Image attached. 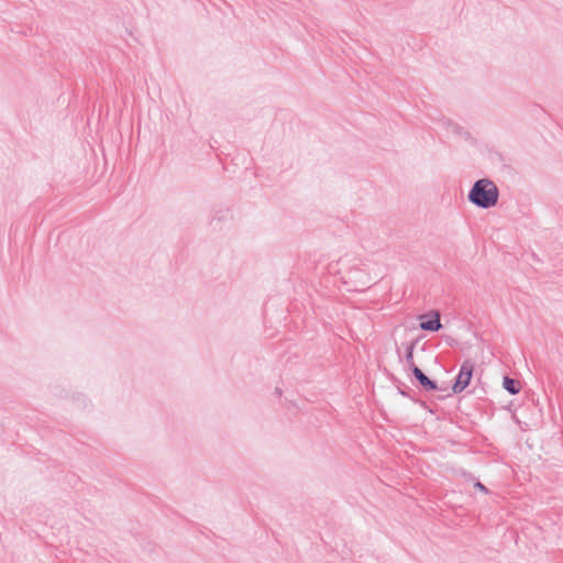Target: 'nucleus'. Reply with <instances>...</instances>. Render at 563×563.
Masks as SVG:
<instances>
[{
  "instance_id": "obj_7",
  "label": "nucleus",
  "mask_w": 563,
  "mask_h": 563,
  "mask_svg": "<svg viewBox=\"0 0 563 563\" xmlns=\"http://www.w3.org/2000/svg\"><path fill=\"white\" fill-rule=\"evenodd\" d=\"M475 487H476V488H478V489H479V490H482V492H485V490H486L485 486H484L483 484H481V483H476V484H475Z\"/></svg>"
},
{
  "instance_id": "obj_5",
  "label": "nucleus",
  "mask_w": 563,
  "mask_h": 563,
  "mask_svg": "<svg viewBox=\"0 0 563 563\" xmlns=\"http://www.w3.org/2000/svg\"><path fill=\"white\" fill-rule=\"evenodd\" d=\"M503 386L506 390H508L510 394L516 395L520 391V383L518 380H515L510 377H505L503 382Z\"/></svg>"
},
{
  "instance_id": "obj_3",
  "label": "nucleus",
  "mask_w": 563,
  "mask_h": 563,
  "mask_svg": "<svg viewBox=\"0 0 563 563\" xmlns=\"http://www.w3.org/2000/svg\"><path fill=\"white\" fill-rule=\"evenodd\" d=\"M419 319H420V328L422 330L438 331L441 328L440 314L438 312H434L433 317L431 319L426 314L420 316Z\"/></svg>"
},
{
  "instance_id": "obj_6",
  "label": "nucleus",
  "mask_w": 563,
  "mask_h": 563,
  "mask_svg": "<svg viewBox=\"0 0 563 563\" xmlns=\"http://www.w3.org/2000/svg\"><path fill=\"white\" fill-rule=\"evenodd\" d=\"M413 358V347L411 346L409 350H408V353H407V360L409 362H411Z\"/></svg>"
},
{
  "instance_id": "obj_1",
  "label": "nucleus",
  "mask_w": 563,
  "mask_h": 563,
  "mask_svg": "<svg viewBox=\"0 0 563 563\" xmlns=\"http://www.w3.org/2000/svg\"><path fill=\"white\" fill-rule=\"evenodd\" d=\"M468 198L478 207L489 208L495 206L497 202L498 189L493 181L488 179H481L473 186Z\"/></svg>"
},
{
  "instance_id": "obj_2",
  "label": "nucleus",
  "mask_w": 563,
  "mask_h": 563,
  "mask_svg": "<svg viewBox=\"0 0 563 563\" xmlns=\"http://www.w3.org/2000/svg\"><path fill=\"white\" fill-rule=\"evenodd\" d=\"M474 372V364L470 360H465L460 368L459 375L456 377L455 383L452 386V391L454 394L462 393L471 383Z\"/></svg>"
},
{
  "instance_id": "obj_4",
  "label": "nucleus",
  "mask_w": 563,
  "mask_h": 563,
  "mask_svg": "<svg viewBox=\"0 0 563 563\" xmlns=\"http://www.w3.org/2000/svg\"><path fill=\"white\" fill-rule=\"evenodd\" d=\"M412 373H413V375L416 376V378L419 380V383H420L424 388L430 389V390H433V389H435V388H437L435 384H434L432 380H430V379H429V378H428V377L422 373V371H421L419 367L415 366V367L412 368Z\"/></svg>"
}]
</instances>
